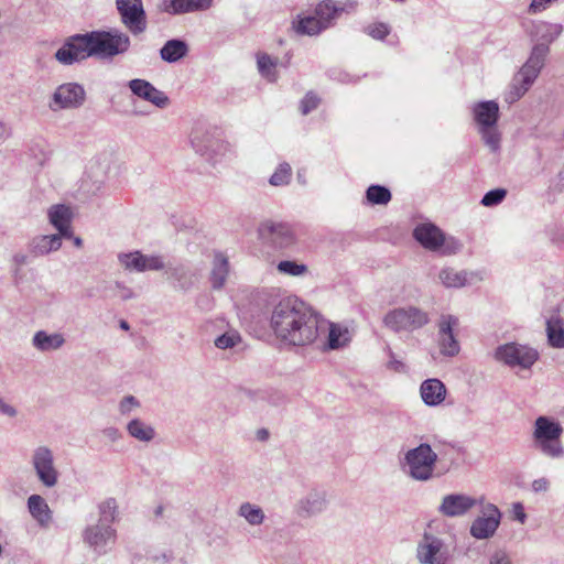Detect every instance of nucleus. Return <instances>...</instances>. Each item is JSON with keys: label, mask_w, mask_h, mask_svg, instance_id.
I'll return each mask as SVG.
<instances>
[{"label": "nucleus", "mask_w": 564, "mask_h": 564, "mask_svg": "<svg viewBox=\"0 0 564 564\" xmlns=\"http://www.w3.org/2000/svg\"><path fill=\"white\" fill-rule=\"evenodd\" d=\"M270 327L282 344L303 347L325 332L326 323L303 302L285 297L274 305Z\"/></svg>", "instance_id": "nucleus-1"}, {"label": "nucleus", "mask_w": 564, "mask_h": 564, "mask_svg": "<svg viewBox=\"0 0 564 564\" xmlns=\"http://www.w3.org/2000/svg\"><path fill=\"white\" fill-rule=\"evenodd\" d=\"M130 47V37L118 29L91 31L67 37L55 53L62 65H73L88 57L111 58L124 54Z\"/></svg>", "instance_id": "nucleus-2"}, {"label": "nucleus", "mask_w": 564, "mask_h": 564, "mask_svg": "<svg viewBox=\"0 0 564 564\" xmlns=\"http://www.w3.org/2000/svg\"><path fill=\"white\" fill-rule=\"evenodd\" d=\"M563 431L560 422L544 415L536 417L532 432L534 449L550 458L563 457L564 446L561 440Z\"/></svg>", "instance_id": "nucleus-3"}, {"label": "nucleus", "mask_w": 564, "mask_h": 564, "mask_svg": "<svg viewBox=\"0 0 564 564\" xmlns=\"http://www.w3.org/2000/svg\"><path fill=\"white\" fill-rule=\"evenodd\" d=\"M473 115L484 143L491 152H499L501 144V133L497 128L499 105L495 100L479 101L474 105Z\"/></svg>", "instance_id": "nucleus-4"}, {"label": "nucleus", "mask_w": 564, "mask_h": 564, "mask_svg": "<svg viewBox=\"0 0 564 564\" xmlns=\"http://www.w3.org/2000/svg\"><path fill=\"white\" fill-rule=\"evenodd\" d=\"M191 144L194 151L206 161L216 164L231 153L229 142L221 139L216 131L195 128L191 133Z\"/></svg>", "instance_id": "nucleus-5"}, {"label": "nucleus", "mask_w": 564, "mask_h": 564, "mask_svg": "<svg viewBox=\"0 0 564 564\" xmlns=\"http://www.w3.org/2000/svg\"><path fill=\"white\" fill-rule=\"evenodd\" d=\"M404 463L408 467V475L417 481H429L434 477L436 456L432 445L421 443L409 449L404 455Z\"/></svg>", "instance_id": "nucleus-6"}, {"label": "nucleus", "mask_w": 564, "mask_h": 564, "mask_svg": "<svg viewBox=\"0 0 564 564\" xmlns=\"http://www.w3.org/2000/svg\"><path fill=\"white\" fill-rule=\"evenodd\" d=\"M430 322L429 314L416 307L405 306L389 311L383 317V324L392 332H413Z\"/></svg>", "instance_id": "nucleus-7"}, {"label": "nucleus", "mask_w": 564, "mask_h": 564, "mask_svg": "<svg viewBox=\"0 0 564 564\" xmlns=\"http://www.w3.org/2000/svg\"><path fill=\"white\" fill-rule=\"evenodd\" d=\"M494 357L497 361L511 368L530 369L539 358L535 349L517 343H508L496 348Z\"/></svg>", "instance_id": "nucleus-8"}, {"label": "nucleus", "mask_w": 564, "mask_h": 564, "mask_svg": "<svg viewBox=\"0 0 564 564\" xmlns=\"http://www.w3.org/2000/svg\"><path fill=\"white\" fill-rule=\"evenodd\" d=\"M416 560L420 564H448L449 549L444 540L425 532L416 546Z\"/></svg>", "instance_id": "nucleus-9"}, {"label": "nucleus", "mask_w": 564, "mask_h": 564, "mask_svg": "<svg viewBox=\"0 0 564 564\" xmlns=\"http://www.w3.org/2000/svg\"><path fill=\"white\" fill-rule=\"evenodd\" d=\"M31 464L39 481L47 488H53L58 482L59 473L55 466L54 454L45 445L33 449Z\"/></svg>", "instance_id": "nucleus-10"}, {"label": "nucleus", "mask_w": 564, "mask_h": 564, "mask_svg": "<svg viewBox=\"0 0 564 564\" xmlns=\"http://www.w3.org/2000/svg\"><path fill=\"white\" fill-rule=\"evenodd\" d=\"M502 513L494 503H481L480 514L471 522L469 533L477 540L492 538L501 522Z\"/></svg>", "instance_id": "nucleus-11"}, {"label": "nucleus", "mask_w": 564, "mask_h": 564, "mask_svg": "<svg viewBox=\"0 0 564 564\" xmlns=\"http://www.w3.org/2000/svg\"><path fill=\"white\" fill-rule=\"evenodd\" d=\"M117 9L126 28L134 35L145 31L147 19L142 0H116Z\"/></svg>", "instance_id": "nucleus-12"}, {"label": "nucleus", "mask_w": 564, "mask_h": 564, "mask_svg": "<svg viewBox=\"0 0 564 564\" xmlns=\"http://www.w3.org/2000/svg\"><path fill=\"white\" fill-rule=\"evenodd\" d=\"M85 98L86 93L82 85L76 83L62 84L53 94L50 109L53 111L75 109L84 104Z\"/></svg>", "instance_id": "nucleus-13"}, {"label": "nucleus", "mask_w": 564, "mask_h": 564, "mask_svg": "<svg viewBox=\"0 0 564 564\" xmlns=\"http://www.w3.org/2000/svg\"><path fill=\"white\" fill-rule=\"evenodd\" d=\"M482 500L465 494H449L442 498L437 511L447 518L464 517L478 503H482Z\"/></svg>", "instance_id": "nucleus-14"}, {"label": "nucleus", "mask_w": 564, "mask_h": 564, "mask_svg": "<svg viewBox=\"0 0 564 564\" xmlns=\"http://www.w3.org/2000/svg\"><path fill=\"white\" fill-rule=\"evenodd\" d=\"M117 532L108 523L97 522L88 525L83 533L84 541L96 552L106 553V546L116 542Z\"/></svg>", "instance_id": "nucleus-15"}, {"label": "nucleus", "mask_w": 564, "mask_h": 564, "mask_svg": "<svg viewBox=\"0 0 564 564\" xmlns=\"http://www.w3.org/2000/svg\"><path fill=\"white\" fill-rule=\"evenodd\" d=\"M262 240L278 248H285L293 243L294 235L289 225L283 223L265 221L259 227Z\"/></svg>", "instance_id": "nucleus-16"}, {"label": "nucleus", "mask_w": 564, "mask_h": 564, "mask_svg": "<svg viewBox=\"0 0 564 564\" xmlns=\"http://www.w3.org/2000/svg\"><path fill=\"white\" fill-rule=\"evenodd\" d=\"M128 86L135 96L150 101L158 108L164 109L170 105L169 97L145 79H131Z\"/></svg>", "instance_id": "nucleus-17"}, {"label": "nucleus", "mask_w": 564, "mask_h": 564, "mask_svg": "<svg viewBox=\"0 0 564 564\" xmlns=\"http://www.w3.org/2000/svg\"><path fill=\"white\" fill-rule=\"evenodd\" d=\"M327 508V496L323 490L312 489L303 498H301L296 506V513L301 518H310L322 513Z\"/></svg>", "instance_id": "nucleus-18"}, {"label": "nucleus", "mask_w": 564, "mask_h": 564, "mask_svg": "<svg viewBox=\"0 0 564 564\" xmlns=\"http://www.w3.org/2000/svg\"><path fill=\"white\" fill-rule=\"evenodd\" d=\"M426 443L432 445L433 452L436 456V463L454 464L463 452V448L458 443L436 434L430 436L429 442Z\"/></svg>", "instance_id": "nucleus-19"}, {"label": "nucleus", "mask_w": 564, "mask_h": 564, "mask_svg": "<svg viewBox=\"0 0 564 564\" xmlns=\"http://www.w3.org/2000/svg\"><path fill=\"white\" fill-rule=\"evenodd\" d=\"M50 224L58 231L65 239L73 237L72 219L73 212L70 207L58 204L50 207L47 212Z\"/></svg>", "instance_id": "nucleus-20"}, {"label": "nucleus", "mask_w": 564, "mask_h": 564, "mask_svg": "<svg viewBox=\"0 0 564 564\" xmlns=\"http://www.w3.org/2000/svg\"><path fill=\"white\" fill-rule=\"evenodd\" d=\"M413 236L425 249L431 251L438 250L445 241L442 230L431 223L417 225Z\"/></svg>", "instance_id": "nucleus-21"}, {"label": "nucleus", "mask_w": 564, "mask_h": 564, "mask_svg": "<svg viewBox=\"0 0 564 564\" xmlns=\"http://www.w3.org/2000/svg\"><path fill=\"white\" fill-rule=\"evenodd\" d=\"M214 0H162L161 9L169 14H184L206 11L213 7Z\"/></svg>", "instance_id": "nucleus-22"}, {"label": "nucleus", "mask_w": 564, "mask_h": 564, "mask_svg": "<svg viewBox=\"0 0 564 564\" xmlns=\"http://www.w3.org/2000/svg\"><path fill=\"white\" fill-rule=\"evenodd\" d=\"M549 53V45L546 43H539L533 46L528 61L520 68V73L527 76L528 82L535 80L544 66L545 57Z\"/></svg>", "instance_id": "nucleus-23"}, {"label": "nucleus", "mask_w": 564, "mask_h": 564, "mask_svg": "<svg viewBox=\"0 0 564 564\" xmlns=\"http://www.w3.org/2000/svg\"><path fill=\"white\" fill-rule=\"evenodd\" d=\"M549 53V45L546 43H539L533 46L528 61L520 68V73L527 76L528 82L535 80L544 66L545 57Z\"/></svg>", "instance_id": "nucleus-24"}, {"label": "nucleus", "mask_w": 564, "mask_h": 564, "mask_svg": "<svg viewBox=\"0 0 564 564\" xmlns=\"http://www.w3.org/2000/svg\"><path fill=\"white\" fill-rule=\"evenodd\" d=\"M420 393L426 405L436 406L445 400L446 388L438 379H426L420 387Z\"/></svg>", "instance_id": "nucleus-25"}, {"label": "nucleus", "mask_w": 564, "mask_h": 564, "mask_svg": "<svg viewBox=\"0 0 564 564\" xmlns=\"http://www.w3.org/2000/svg\"><path fill=\"white\" fill-rule=\"evenodd\" d=\"M62 239L57 234L34 237L29 246L30 252L34 257H42L57 251L62 247Z\"/></svg>", "instance_id": "nucleus-26"}, {"label": "nucleus", "mask_w": 564, "mask_h": 564, "mask_svg": "<svg viewBox=\"0 0 564 564\" xmlns=\"http://www.w3.org/2000/svg\"><path fill=\"white\" fill-rule=\"evenodd\" d=\"M28 509L33 519L41 525L47 527L52 520L51 509L45 499L40 495L28 498Z\"/></svg>", "instance_id": "nucleus-27"}, {"label": "nucleus", "mask_w": 564, "mask_h": 564, "mask_svg": "<svg viewBox=\"0 0 564 564\" xmlns=\"http://www.w3.org/2000/svg\"><path fill=\"white\" fill-rule=\"evenodd\" d=\"M229 274V261L228 258L221 253L216 252L213 260V268L210 272L212 286L215 290H220Z\"/></svg>", "instance_id": "nucleus-28"}, {"label": "nucleus", "mask_w": 564, "mask_h": 564, "mask_svg": "<svg viewBox=\"0 0 564 564\" xmlns=\"http://www.w3.org/2000/svg\"><path fill=\"white\" fill-rule=\"evenodd\" d=\"M474 273L458 271L453 268H443L438 272V280L445 288H463L470 283Z\"/></svg>", "instance_id": "nucleus-29"}, {"label": "nucleus", "mask_w": 564, "mask_h": 564, "mask_svg": "<svg viewBox=\"0 0 564 564\" xmlns=\"http://www.w3.org/2000/svg\"><path fill=\"white\" fill-rule=\"evenodd\" d=\"M188 53V45L185 41L173 39L165 42L160 50V56L167 63H176Z\"/></svg>", "instance_id": "nucleus-30"}, {"label": "nucleus", "mask_w": 564, "mask_h": 564, "mask_svg": "<svg viewBox=\"0 0 564 564\" xmlns=\"http://www.w3.org/2000/svg\"><path fill=\"white\" fill-rule=\"evenodd\" d=\"M343 10L344 8H337V3L334 0H323L316 6L314 13L327 30L334 25Z\"/></svg>", "instance_id": "nucleus-31"}, {"label": "nucleus", "mask_w": 564, "mask_h": 564, "mask_svg": "<svg viewBox=\"0 0 564 564\" xmlns=\"http://www.w3.org/2000/svg\"><path fill=\"white\" fill-rule=\"evenodd\" d=\"M65 343V338L59 333L47 334L44 330H39L34 334L32 344L41 351H51L59 349Z\"/></svg>", "instance_id": "nucleus-32"}, {"label": "nucleus", "mask_w": 564, "mask_h": 564, "mask_svg": "<svg viewBox=\"0 0 564 564\" xmlns=\"http://www.w3.org/2000/svg\"><path fill=\"white\" fill-rule=\"evenodd\" d=\"M293 29L297 34L308 36L317 35L326 30L315 13L314 15H297V19L293 21Z\"/></svg>", "instance_id": "nucleus-33"}, {"label": "nucleus", "mask_w": 564, "mask_h": 564, "mask_svg": "<svg viewBox=\"0 0 564 564\" xmlns=\"http://www.w3.org/2000/svg\"><path fill=\"white\" fill-rule=\"evenodd\" d=\"M534 80L528 82L527 76L518 72L509 86V89L505 93V100L509 105L518 101L532 86Z\"/></svg>", "instance_id": "nucleus-34"}, {"label": "nucleus", "mask_w": 564, "mask_h": 564, "mask_svg": "<svg viewBox=\"0 0 564 564\" xmlns=\"http://www.w3.org/2000/svg\"><path fill=\"white\" fill-rule=\"evenodd\" d=\"M546 335L552 347L564 348V323L558 316H552L546 321Z\"/></svg>", "instance_id": "nucleus-35"}, {"label": "nucleus", "mask_w": 564, "mask_h": 564, "mask_svg": "<svg viewBox=\"0 0 564 564\" xmlns=\"http://www.w3.org/2000/svg\"><path fill=\"white\" fill-rule=\"evenodd\" d=\"M350 341V335L347 327L330 323L328 325V336L326 347L328 349H338Z\"/></svg>", "instance_id": "nucleus-36"}, {"label": "nucleus", "mask_w": 564, "mask_h": 564, "mask_svg": "<svg viewBox=\"0 0 564 564\" xmlns=\"http://www.w3.org/2000/svg\"><path fill=\"white\" fill-rule=\"evenodd\" d=\"M129 435L140 442H151L155 436L154 429L140 419H133L127 424Z\"/></svg>", "instance_id": "nucleus-37"}, {"label": "nucleus", "mask_w": 564, "mask_h": 564, "mask_svg": "<svg viewBox=\"0 0 564 564\" xmlns=\"http://www.w3.org/2000/svg\"><path fill=\"white\" fill-rule=\"evenodd\" d=\"M238 514L250 524V525H260L263 523L265 516L263 510L250 502H243L240 505Z\"/></svg>", "instance_id": "nucleus-38"}, {"label": "nucleus", "mask_w": 564, "mask_h": 564, "mask_svg": "<svg viewBox=\"0 0 564 564\" xmlns=\"http://www.w3.org/2000/svg\"><path fill=\"white\" fill-rule=\"evenodd\" d=\"M276 63L278 62L275 58H272L270 55L265 53H260L257 55V65L259 73L269 82H275L278 78L275 69Z\"/></svg>", "instance_id": "nucleus-39"}, {"label": "nucleus", "mask_w": 564, "mask_h": 564, "mask_svg": "<svg viewBox=\"0 0 564 564\" xmlns=\"http://www.w3.org/2000/svg\"><path fill=\"white\" fill-rule=\"evenodd\" d=\"M143 253L141 251L121 252L118 254L120 265L130 272H142Z\"/></svg>", "instance_id": "nucleus-40"}, {"label": "nucleus", "mask_w": 564, "mask_h": 564, "mask_svg": "<svg viewBox=\"0 0 564 564\" xmlns=\"http://www.w3.org/2000/svg\"><path fill=\"white\" fill-rule=\"evenodd\" d=\"M369 203L372 205H386L391 200L390 191L381 185H371L366 192Z\"/></svg>", "instance_id": "nucleus-41"}, {"label": "nucleus", "mask_w": 564, "mask_h": 564, "mask_svg": "<svg viewBox=\"0 0 564 564\" xmlns=\"http://www.w3.org/2000/svg\"><path fill=\"white\" fill-rule=\"evenodd\" d=\"M165 273L174 279L182 289H187L191 284L189 270L184 264L169 265Z\"/></svg>", "instance_id": "nucleus-42"}, {"label": "nucleus", "mask_w": 564, "mask_h": 564, "mask_svg": "<svg viewBox=\"0 0 564 564\" xmlns=\"http://www.w3.org/2000/svg\"><path fill=\"white\" fill-rule=\"evenodd\" d=\"M117 502L113 498H109L99 505L98 522L112 525L117 518Z\"/></svg>", "instance_id": "nucleus-43"}, {"label": "nucleus", "mask_w": 564, "mask_h": 564, "mask_svg": "<svg viewBox=\"0 0 564 564\" xmlns=\"http://www.w3.org/2000/svg\"><path fill=\"white\" fill-rule=\"evenodd\" d=\"M438 345L441 354L447 357H454L458 355L460 350V346L455 334L440 337Z\"/></svg>", "instance_id": "nucleus-44"}, {"label": "nucleus", "mask_w": 564, "mask_h": 564, "mask_svg": "<svg viewBox=\"0 0 564 564\" xmlns=\"http://www.w3.org/2000/svg\"><path fill=\"white\" fill-rule=\"evenodd\" d=\"M292 169L289 163H281L276 171L271 175L269 182L273 186H282L289 184L291 180Z\"/></svg>", "instance_id": "nucleus-45"}, {"label": "nucleus", "mask_w": 564, "mask_h": 564, "mask_svg": "<svg viewBox=\"0 0 564 564\" xmlns=\"http://www.w3.org/2000/svg\"><path fill=\"white\" fill-rule=\"evenodd\" d=\"M459 321L456 316L451 314L441 315L437 326H438V338L447 335H453L454 329L458 326Z\"/></svg>", "instance_id": "nucleus-46"}, {"label": "nucleus", "mask_w": 564, "mask_h": 564, "mask_svg": "<svg viewBox=\"0 0 564 564\" xmlns=\"http://www.w3.org/2000/svg\"><path fill=\"white\" fill-rule=\"evenodd\" d=\"M278 271L286 275L300 276L306 273L307 267L295 261L284 260L278 263Z\"/></svg>", "instance_id": "nucleus-47"}, {"label": "nucleus", "mask_w": 564, "mask_h": 564, "mask_svg": "<svg viewBox=\"0 0 564 564\" xmlns=\"http://www.w3.org/2000/svg\"><path fill=\"white\" fill-rule=\"evenodd\" d=\"M110 290L112 291V296L118 297L121 301H129L138 297V293L121 281H116L110 286Z\"/></svg>", "instance_id": "nucleus-48"}, {"label": "nucleus", "mask_w": 564, "mask_h": 564, "mask_svg": "<svg viewBox=\"0 0 564 564\" xmlns=\"http://www.w3.org/2000/svg\"><path fill=\"white\" fill-rule=\"evenodd\" d=\"M240 340L241 337L237 332H227L218 336L214 344L219 349H228L235 347Z\"/></svg>", "instance_id": "nucleus-49"}, {"label": "nucleus", "mask_w": 564, "mask_h": 564, "mask_svg": "<svg viewBox=\"0 0 564 564\" xmlns=\"http://www.w3.org/2000/svg\"><path fill=\"white\" fill-rule=\"evenodd\" d=\"M562 31V26L558 24L540 23L536 25V32L546 42H552Z\"/></svg>", "instance_id": "nucleus-50"}, {"label": "nucleus", "mask_w": 564, "mask_h": 564, "mask_svg": "<svg viewBox=\"0 0 564 564\" xmlns=\"http://www.w3.org/2000/svg\"><path fill=\"white\" fill-rule=\"evenodd\" d=\"M142 263V272L165 269L163 258L159 254H143Z\"/></svg>", "instance_id": "nucleus-51"}, {"label": "nucleus", "mask_w": 564, "mask_h": 564, "mask_svg": "<svg viewBox=\"0 0 564 564\" xmlns=\"http://www.w3.org/2000/svg\"><path fill=\"white\" fill-rule=\"evenodd\" d=\"M507 195V191L503 188H496L487 192L481 198L484 206L490 207L500 204Z\"/></svg>", "instance_id": "nucleus-52"}, {"label": "nucleus", "mask_w": 564, "mask_h": 564, "mask_svg": "<svg viewBox=\"0 0 564 564\" xmlns=\"http://www.w3.org/2000/svg\"><path fill=\"white\" fill-rule=\"evenodd\" d=\"M318 104H319V98L311 91L307 93L301 101L302 113L303 115L310 113L312 110L317 108Z\"/></svg>", "instance_id": "nucleus-53"}, {"label": "nucleus", "mask_w": 564, "mask_h": 564, "mask_svg": "<svg viewBox=\"0 0 564 564\" xmlns=\"http://www.w3.org/2000/svg\"><path fill=\"white\" fill-rule=\"evenodd\" d=\"M140 406V402L133 395L124 397L119 403V411L122 415L129 414L133 409Z\"/></svg>", "instance_id": "nucleus-54"}, {"label": "nucleus", "mask_w": 564, "mask_h": 564, "mask_svg": "<svg viewBox=\"0 0 564 564\" xmlns=\"http://www.w3.org/2000/svg\"><path fill=\"white\" fill-rule=\"evenodd\" d=\"M367 33L376 40H383L389 34V28L384 23H377L369 25Z\"/></svg>", "instance_id": "nucleus-55"}, {"label": "nucleus", "mask_w": 564, "mask_h": 564, "mask_svg": "<svg viewBox=\"0 0 564 564\" xmlns=\"http://www.w3.org/2000/svg\"><path fill=\"white\" fill-rule=\"evenodd\" d=\"M389 361L387 362V368L393 372L403 373L406 371V366L403 361L395 358L394 352L389 348L388 349Z\"/></svg>", "instance_id": "nucleus-56"}, {"label": "nucleus", "mask_w": 564, "mask_h": 564, "mask_svg": "<svg viewBox=\"0 0 564 564\" xmlns=\"http://www.w3.org/2000/svg\"><path fill=\"white\" fill-rule=\"evenodd\" d=\"M0 414L8 417H15L18 415V410L10 403L6 401V399L0 394Z\"/></svg>", "instance_id": "nucleus-57"}, {"label": "nucleus", "mask_w": 564, "mask_h": 564, "mask_svg": "<svg viewBox=\"0 0 564 564\" xmlns=\"http://www.w3.org/2000/svg\"><path fill=\"white\" fill-rule=\"evenodd\" d=\"M101 433L104 437L111 443H116L122 438L121 432L115 426H108L104 429Z\"/></svg>", "instance_id": "nucleus-58"}, {"label": "nucleus", "mask_w": 564, "mask_h": 564, "mask_svg": "<svg viewBox=\"0 0 564 564\" xmlns=\"http://www.w3.org/2000/svg\"><path fill=\"white\" fill-rule=\"evenodd\" d=\"M489 564H511V561L508 556V554L503 551H496L490 560Z\"/></svg>", "instance_id": "nucleus-59"}, {"label": "nucleus", "mask_w": 564, "mask_h": 564, "mask_svg": "<svg viewBox=\"0 0 564 564\" xmlns=\"http://www.w3.org/2000/svg\"><path fill=\"white\" fill-rule=\"evenodd\" d=\"M549 487H550V481L544 477L535 479L532 482V490L534 492H544L549 489Z\"/></svg>", "instance_id": "nucleus-60"}, {"label": "nucleus", "mask_w": 564, "mask_h": 564, "mask_svg": "<svg viewBox=\"0 0 564 564\" xmlns=\"http://www.w3.org/2000/svg\"><path fill=\"white\" fill-rule=\"evenodd\" d=\"M28 262L26 254L18 252L12 257V264L17 267V271H21L22 265Z\"/></svg>", "instance_id": "nucleus-61"}, {"label": "nucleus", "mask_w": 564, "mask_h": 564, "mask_svg": "<svg viewBox=\"0 0 564 564\" xmlns=\"http://www.w3.org/2000/svg\"><path fill=\"white\" fill-rule=\"evenodd\" d=\"M357 6H358L357 1L348 0V1L344 2V3L337 4V8H344L343 12L351 13V12L356 11Z\"/></svg>", "instance_id": "nucleus-62"}, {"label": "nucleus", "mask_w": 564, "mask_h": 564, "mask_svg": "<svg viewBox=\"0 0 564 564\" xmlns=\"http://www.w3.org/2000/svg\"><path fill=\"white\" fill-rule=\"evenodd\" d=\"M514 513H516V519L519 522L524 523V521L527 519V514L524 513L523 507L520 503L514 505Z\"/></svg>", "instance_id": "nucleus-63"}, {"label": "nucleus", "mask_w": 564, "mask_h": 564, "mask_svg": "<svg viewBox=\"0 0 564 564\" xmlns=\"http://www.w3.org/2000/svg\"><path fill=\"white\" fill-rule=\"evenodd\" d=\"M70 239H73V242L77 248H80L83 246V240L80 237H72Z\"/></svg>", "instance_id": "nucleus-64"}]
</instances>
